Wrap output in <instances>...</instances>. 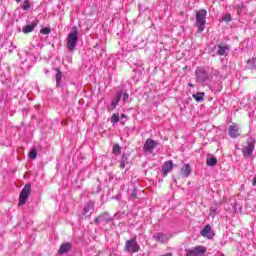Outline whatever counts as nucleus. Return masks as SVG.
I'll return each instance as SVG.
<instances>
[{
	"label": "nucleus",
	"instance_id": "nucleus-1",
	"mask_svg": "<svg viewBox=\"0 0 256 256\" xmlns=\"http://www.w3.org/2000/svg\"><path fill=\"white\" fill-rule=\"evenodd\" d=\"M77 43H79V29L77 28V26H72L67 37V49L70 51H75Z\"/></svg>",
	"mask_w": 256,
	"mask_h": 256
},
{
	"label": "nucleus",
	"instance_id": "nucleus-2",
	"mask_svg": "<svg viewBox=\"0 0 256 256\" xmlns=\"http://www.w3.org/2000/svg\"><path fill=\"white\" fill-rule=\"evenodd\" d=\"M207 19V10H198L196 13V26L198 27L197 32L203 33L205 31V23Z\"/></svg>",
	"mask_w": 256,
	"mask_h": 256
},
{
	"label": "nucleus",
	"instance_id": "nucleus-3",
	"mask_svg": "<svg viewBox=\"0 0 256 256\" xmlns=\"http://www.w3.org/2000/svg\"><path fill=\"white\" fill-rule=\"evenodd\" d=\"M255 138L253 136H250L247 139L246 145L242 148V154L244 157H251L253 155V152L255 151Z\"/></svg>",
	"mask_w": 256,
	"mask_h": 256
},
{
	"label": "nucleus",
	"instance_id": "nucleus-4",
	"mask_svg": "<svg viewBox=\"0 0 256 256\" xmlns=\"http://www.w3.org/2000/svg\"><path fill=\"white\" fill-rule=\"evenodd\" d=\"M29 195H31V184H26L21 190V193L19 196V202H18L19 207H23V205L27 203V201L29 200Z\"/></svg>",
	"mask_w": 256,
	"mask_h": 256
},
{
	"label": "nucleus",
	"instance_id": "nucleus-5",
	"mask_svg": "<svg viewBox=\"0 0 256 256\" xmlns=\"http://www.w3.org/2000/svg\"><path fill=\"white\" fill-rule=\"evenodd\" d=\"M186 256H201L207 253V247L205 246H196L190 249L185 250Z\"/></svg>",
	"mask_w": 256,
	"mask_h": 256
},
{
	"label": "nucleus",
	"instance_id": "nucleus-6",
	"mask_svg": "<svg viewBox=\"0 0 256 256\" xmlns=\"http://www.w3.org/2000/svg\"><path fill=\"white\" fill-rule=\"evenodd\" d=\"M159 143L151 138H148L143 146L144 153H153Z\"/></svg>",
	"mask_w": 256,
	"mask_h": 256
},
{
	"label": "nucleus",
	"instance_id": "nucleus-7",
	"mask_svg": "<svg viewBox=\"0 0 256 256\" xmlns=\"http://www.w3.org/2000/svg\"><path fill=\"white\" fill-rule=\"evenodd\" d=\"M125 251L129 252L132 251V253H139V244L137 243L136 239H130L126 241L125 243Z\"/></svg>",
	"mask_w": 256,
	"mask_h": 256
},
{
	"label": "nucleus",
	"instance_id": "nucleus-8",
	"mask_svg": "<svg viewBox=\"0 0 256 256\" xmlns=\"http://www.w3.org/2000/svg\"><path fill=\"white\" fill-rule=\"evenodd\" d=\"M195 74L197 83H205L209 79V74L204 69H197Z\"/></svg>",
	"mask_w": 256,
	"mask_h": 256
},
{
	"label": "nucleus",
	"instance_id": "nucleus-9",
	"mask_svg": "<svg viewBox=\"0 0 256 256\" xmlns=\"http://www.w3.org/2000/svg\"><path fill=\"white\" fill-rule=\"evenodd\" d=\"M112 220L111 215H109L108 212H104L94 220V223L99 225V223H111Z\"/></svg>",
	"mask_w": 256,
	"mask_h": 256
},
{
	"label": "nucleus",
	"instance_id": "nucleus-10",
	"mask_svg": "<svg viewBox=\"0 0 256 256\" xmlns=\"http://www.w3.org/2000/svg\"><path fill=\"white\" fill-rule=\"evenodd\" d=\"M228 134L232 139L239 137V126L237 124H232L228 128Z\"/></svg>",
	"mask_w": 256,
	"mask_h": 256
},
{
	"label": "nucleus",
	"instance_id": "nucleus-11",
	"mask_svg": "<svg viewBox=\"0 0 256 256\" xmlns=\"http://www.w3.org/2000/svg\"><path fill=\"white\" fill-rule=\"evenodd\" d=\"M173 171V161H166L162 167L163 177H167Z\"/></svg>",
	"mask_w": 256,
	"mask_h": 256
},
{
	"label": "nucleus",
	"instance_id": "nucleus-12",
	"mask_svg": "<svg viewBox=\"0 0 256 256\" xmlns=\"http://www.w3.org/2000/svg\"><path fill=\"white\" fill-rule=\"evenodd\" d=\"M200 234L202 237H206V239H213V236L215 235L213 231H211V225L209 224L201 230Z\"/></svg>",
	"mask_w": 256,
	"mask_h": 256
},
{
	"label": "nucleus",
	"instance_id": "nucleus-13",
	"mask_svg": "<svg viewBox=\"0 0 256 256\" xmlns=\"http://www.w3.org/2000/svg\"><path fill=\"white\" fill-rule=\"evenodd\" d=\"M214 49H217L216 51V55H219L220 57H222L223 55H227V51H229V46L228 45H221L218 44L214 47Z\"/></svg>",
	"mask_w": 256,
	"mask_h": 256
},
{
	"label": "nucleus",
	"instance_id": "nucleus-14",
	"mask_svg": "<svg viewBox=\"0 0 256 256\" xmlns=\"http://www.w3.org/2000/svg\"><path fill=\"white\" fill-rule=\"evenodd\" d=\"M36 25H39V20H34L30 25L24 26L22 29L23 33L27 34L33 32Z\"/></svg>",
	"mask_w": 256,
	"mask_h": 256
},
{
	"label": "nucleus",
	"instance_id": "nucleus-15",
	"mask_svg": "<svg viewBox=\"0 0 256 256\" xmlns=\"http://www.w3.org/2000/svg\"><path fill=\"white\" fill-rule=\"evenodd\" d=\"M121 97H123V91H120L116 94V96L112 99L110 108L115 109L117 105H119V101H121Z\"/></svg>",
	"mask_w": 256,
	"mask_h": 256
},
{
	"label": "nucleus",
	"instance_id": "nucleus-16",
	"mask_svg": "<svg viewBox=\"0 0 256 256\" xmlns=\"http://www.w3.org/2000/svg\"><path fill=\"white\" fill-rule=\"evenodd\" d=\"M153 239L157 241V243L165 244L167 243V236L161 232L155 233L153 235Z\"/></svg>",
	"mask_w": 256,
	"mask_h": 256
},
{
	"label": "nucleus",
	"instance_id": "nucleus-17",
	"mask_svg": "<svg viewBox=\"0 0 256 256\" xmlns=\"http://www.w3.org/2000/svg\"><path fill=\"white\" fill-rule=\"evenodd\" d=\"M54 71L56 72L55 79H56V86H61V81L63 79V72H61V69L55 68Z\"/></svg>",
	"mask_w": 256,
	"mask_h": 256
},
{
	"label": "nucleus",
	"instance_id": "nucleus-18",
	"mask_svg": "<svg viewBox=\"0 0 256 256\" xmlns=\"http://www.w3.org/2000/svg\"><path fill=\"white\" fill-rule=\"evenodd\" d=\"M71 249V243L67 242L60 246L58 250L59 255H65Z\"/></svg>",
	"mask_w": 256,
	"mask_h": 256
},
{
	"label": "nucleus",
	"instance_id": "nucleus-19",
	"mask_svg": "<svg viewBox=\"0 0 256 256\" xmlns=\"http://www.w3.org/2000/svg\"><path fill=\"white\" fill-rule=\"evenodd\" d=\"M181 173L182 177H189V175H191V166L189 164L184 165Z\"/></svg>",
	"mask_w": 256,
	"mask_h": 256
},
{
	"label": "nucleus",
	"instance_id": "nucleus-20",
	"mask_svg": "<svg viewBox=\"0 0 256 256\" xmlns=\"http://www.w3.org/2000/svg\"><path fill=\"white\" fill-rule=\"evenodd\" d=\"M94 207H95V203L88 202L83 209V215H87V213H89L90 211H93Z\"/></svg>",
	"mask_w": 256,
	"mask_h": 256
},
{
	"label": "nucleus",
	"instance_id": "nucleus-21",
	"mask_svg": "<svg viewBox=\"0 0 256 256\" xmlns=\"http://www.w3.org/2000/svg\"><path fill=\"white\" fill-rule=\"evenodd\" d=\"M192 97L197 101V103H201V101H203V97H205V92H198L193 94Z\"/></svg>",
	"mask_w": 256,
	"mask_h": 256
},
{
	"label": "nucleus",
	"instance_id": "nucleus-22",
	"mask_svg": "<svg viewBox=\"0 0 256 256\" xmlns=\"http://www.w3.org/2000/svg\"><path fill=\"white\" fill-rule=\"evenodd\" d=\"M234 9L237 12V15H241L245 10V4L243 3L236 4Z\"/></svg>",
	"mask_w": 256,
	"mask_h": 256
},
{
	"label": "nucleus",
	"instance_id": "nucleus-23",
	"mask_svg": "<svg viewBox=\"0 0 256 256\" xmlns=\"http://www.w3.org/2000/svg\"><path fill=\"white\" fill-rule=\"evenodd\" d=\"M206 164L208 167H215L217 165V158L215 157H209L206 159Z\"/></svg>",
	"mask_w": 256,
	"mask_h": 256
},
{
	"label": "nucleus",
	"instance_id": "nucleus-24",
	"mask_svg": "<svg viewBox=\"0 0 256 256\" xmlns=\"http://www.w3.org/2000/svg\"><path fill=\"white\" fill-rule=\"evenodd\" d=\"M21 7L23 11H28V9H31V0H24Z\"/></svg>",
	"mask_w": 256,
	"mask_h": 256
},
{
	"label": "nucleus",
	"instance_id": "nucleus-25",
	"mask_svg": "<svg viewBox=\"0 0 256 256\" xmlns=\"http://www.w3.org/2000/svg\"><path fill=\"white\" fill-rule=\"evenodd\" d=\"M138 7H139L140 15L143 13H151V10H149V7H147V6H143V5L139 4Z\"/></svg>",
	"mask_w": 256,
	"mask_h": 256
},
{
	"label": "nucleus",
	"instance_id": "nucleus-26",
	"mask_svg": "<svg viewBox=\"0 0 256 256\" xmlns=\"http://www.w3.org/2000/svg\"><path fill=\"white\" fill-rule=\"evenodd\" d=\"M247 63L249 65L250 69H256V59H253V58L249 59L247 61Z\"/></svg>",
	"mask_w": 256,
	"mask_h": 256
},
{
	"label": "nucleus",
	"instance_id": "nucleus-27",
	"mask_svg": "<svg viewBox=\"0 0 256 256\" xmlns=\"http://www.w3.org/2000/svg\"><path fill=\"white\" fill-rule=\"evenodd\" d=\"M28 157H29L30 159H37V150L32 149V150L29 152Z\"/></svg>",
	"mask_w": 256,
	"mask_h": 256
},
{
	"label": "nucleus",
	"instance_id": "nucleus-28",
	"mask_svg": "<svg viewBox=\"0 0 256 256\" xmlns=\"http://www.w3.org/2000/svg\"><path fill=\"white\" fill-rule=\"evenodd\" d=\"M110 121L113 123V125H115V123H119V115L113 114Z\"/></svg>",
	"mask_w": 256,
	"mask_h": 256
},
{
	"label": "nucleus",
	"instance_id": "nucleus-29",
	"mask_svg": "<svg viewBox=\"0 0 256 256\" xmlns=\"http://www.w3.org/2000/svg\"><path fill=\"white\" fill-rule=\"evenodd\" d=\"M40 33H41L42 35H49V33H51V29H50V28H47V27L42 28V29L40 30Z\"/></svg>",
	"mask_w": 256,
	"mask_h": 256
},
{
	"label": "nucleus",
	"instance_id": "nucleus-30",
	"mask_svg": "<svg viewBox=\"0 0 256 256\" xmlns=\"http://www.w3.org/2000/svg\"><path fill=\"white\" fill-rule=\"evenodd\" d=\"M113 153H121V147L118 144L113 146Z\"/></svg>",
	"mask_w": 256,
	"mask_h": 256
},
{
	"label": "nucleus",
	"instance_id": "nucleus-31",
	"mask_svg": "<svg viewBox=\"0 0 256 256\" xmlns=\"http://www.w3.org/2000/svg\"><path fill=\"white\" fill-rule=\"evenodd\" d=\"M123 103H127L129 101V93L125 92L122 97Z\"/></svg>",
	"mask_w": 256,
	"mask_h": 256
},
{
	"label": "nucleus",
	"instance_id": "nucleus-32",
	"mask_svg": "<svg viewBox=\"0 0 256 256\" xmlns=\"http://www.w3.org/2000/svg\"><path fill=\"white\" fill-rule=\"evenodd\" d=\"M223 21H225L226 23H229L231 21V14H226L223 17Z\"/></svg>",
	"mask_w": 256,
	"mask_h": 256
},
{
	"label": "nucleus",
	"instance_id": "nucleus-33",
	"mask_svg": "<svg viewBox=\"0 0 256 256\" xmlns=\"http://www.w3.org/2000/svg\"><path fill=\"white\" fill-rule=\"evenodd\" d=\"M217 213V208L216 207H211L210 208V215H212V217H215Z\"/></svg>",
	"mask_w": 256,
	"mask_h": 256
},
{
	"label": "nucleus",
	"instance_id": "nucleus-34",
	"mask_svg": "<svg viewBox=\"0 0 256 256\" xmlns=\"http://www.w3.org/2000/svg\"><path fill=\"white\" fill-rule=\"evenodd\" d=\"M120 167H121V169H125V162H120Z\"/></svg>",
	"mask_w": 256,
	"mask_h": 256
},
{
	"label": "nucleus",
	"instance_id": "nucleus-35",
	"mask_svg": "<svg viewBox=\"0 0 256 256\" xmlns=\"http://www.w3.org/2000/svg\"><path fill=\"white\" fill-rule=\"evenodd\" d=\"M132 195H133L134 197H137V190H133V191H132Z\"/></svg>",
	"mask_w": 256,
	"mask_h": 256
},
{
	"label": "nucleus",
	"instance_id": "nucleus-36",
	"mask_svg": "<svg viewBox=\"0 0 256 256\" xmlns=\"http://www.w3.org/2000/svg\"><path fill=\"white\" fill-rule=\"evenodd\" d=\"M188 85H189V87H193V84H191V83H189Z\"/></svg>",
	"mask_w": 256,
	"mask_h": 256
},
{
	"label": "nucleus",
	"instance_id": "nucleus-37",
	"mask_svg": "<svg viewBox=\"0 0 256 256\" xmlns=\"http://www.w3.org/2000/svg\"><path fill=\"white\" fill-rule=\"evenodd\" d=\"M122 117L125 118V114H122Z\"/></svg>",
	"mask_w": 256,
	"mask_h": 256
},
{
	"label": "nucleus",
	"instance_id": "nucleus-38",
	"mask_svg": "<svg viewBox=\"0 0 256 256\" xmlns=\"http://www.w3.org/2000/svg\"><path fill=\"white\" fill-rule=\"evenodd\" d=\"M17 1V3H19L21 0H16Z\"/></svg>",
	"mask_w": 256,
	"mask_h": 256
}]
</instances>
